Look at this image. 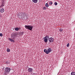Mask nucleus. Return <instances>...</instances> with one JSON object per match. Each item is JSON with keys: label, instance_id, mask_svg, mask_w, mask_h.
Here are the masks:
<instances>
[{"label": "nucleus", "instance_id": "f257e3e1", "mask_svg": "<svg viewBox=\"0 0 75 75\" xmlns=\"http://www.w3.org/2000/svg\"><path fill=\"white\" fill-rule=\"evenodd\" d=\"M17 33H13L11 34V38L13 40H15L16 39V38L17 37Z\"/></svg>", "mask_w": 75, "mask_h": 75}, {"label": "nucleus", "instance_id": "f03ea898", "mask_svg": "<svg viewBox=\"0 0 75 75\" xmlns=\"http://www.w3.org/2000/svg\"><path fill=\"white\" fill-rule=\"evenodd\" d=\"M52 52V49L50 48H49L48 49L44 50V52H45V53L47 54H49V53H50Z\"/></svg>", "mask_w": 75, "mask_h": 75}, {"label": "nucleus", "instance_id": "7ed1b4c3", "mask_svg": "<svg viewBox=\"0 0 75 75\" xmlns=\"http://www.w3.org/2000/svg\"><path fill=\"white\" fill-rule=\"evenodd\" d=\"M11 69L9 67H6L5 68V71H4V74H5L6 75L9 72V71H10Z\"/></svg>", "mask_w": 75, "mask_h": 75}, {"label": "nucleus", "instance_id": "20e7f679", "mask_svg": "<svg viewBox=\"0 0 75 75\" xmlns=\"http://www.w3.org/2000/svg\"><path fill=\"white\" fill-rule=\"evenodd\" d=\"M25 28L27 29L31 30H32L33 27L29 25H25Z\"/></svg>", "mask_w": 75, "mask_h": 75}, {"label": "nucleus", "instance_id": "39448f33", "mask_svg": "<svg viewBox=\"0 0 75 75\" xmlns=\"http://www.w3.org/2000/svg\"><path fill=\"white\" fill-rule=\"evenodd\" d=\"M49 37L48 35H47L45 37L43 38L44 39V41L45 42H47L48 40L49 39Z\"/></svg>", "mask_w": 75, "mask_h": 75}, {"label": "nucleus", "instance_id": "423d86ee", "mask_svg": "<svg viewBox=\"0 0 75 75\" xmlns=\"http://www.w3.org/2000/svg\"><path fill=\"white\" fill-rule=\"evenodd\" d=\"M49 41L51 43L54 42V39L52 38H50L49 39Z\"/></svg>", "mask_w": 75, "mask_h": 75}, {"label": "nucleus", "instance_id": "0eeeda50", "mask_svg": "<svg viewBox=\"0 0 75 75\" xmlns=\"http://www.w3.org/2000/svg\"><path fill=\"white\" fill-rule=\"evenodd\" d=\"M33 69L32 68H28V72H32Z\"/></svg>", "mask_w": 75, "mask_h": 75}, {"label": "nucleus", "instance_id": "6e6552de", "mask_svg": "<svg viewBox=\"0 0 75 75\" xmlns=\"http://www.w3.org/2000/svg\"><path fill=\"white\" fill-rule=\"evenodd\" d=\"M32 1L34 3H37L38 2V0H32Z\"/></svg>", "mask_w": 75, "mask_h": 75}, {"label": "nucleus", "instance_id": "1a4fd4ad", "mask_svg": "<svg viewBox=\"0 0 75 75\" xmlns=\"http://www.w3.org/2000/svg\"><path fill=\"white\" fill-rule=\"evenodd\" d=\"M9 39L10 40V41L11 42H15V41L12 40V39L9 38Z\"/></svg>", "mask_w": 75, "mask_h": 75}, {"label": "nucleus", "instance_id": "9d476101", "mask_svg": "<svg viewBox=\"0 0 75 75\" xmlns=\"http://www.w3.org/2000/svg\"><path fill=\"white\" fill-rule=\"evenodd\" d=\"M4 8L1 9V13H3L4 12Z\"/></svg>", "mask_w": 75, "mask_h": 75}, {"label": "nucleus", "instance_id": "9b49d317", "mask_svg": "<svg viewBox=\"0 0 75 75\" xmlns=\"http://www.w3.org/2000/svg\"><path fill=\"white\" fill-rule=\"evenodd\" d=\"M71 75H75V72H72L71 73Z\"/></svg>", "mask_w": 75, "mask_h": 75}, {"label": "nucleus", "instance_id": "f8f14e48", "mask_svg": "<svg viewBox=\"0 0 75 75\" xmlns=\"http://www.w3.org/2000/svg\"><path fill=\"white\" fill-rule=\"evenodd\" d=\"M7 51L8 52H10V50L8 48L7 49Z\"/></svg>", "mask_w": 75, "mask_h": 75}, {"label": "nucleus", "instance_id": "ddd939ff", "mask_svg": "<svg viewBox=\"0 0 75 75\" xmlns=\"http://www.w3.org/2000/svg\"><path fill=\"white\" fill-rule=\"evenodd\" d=\"M45 6L47 7H49V5H48V4L46 3L45 4Z\"/></svg>", "mask_w": 75, "mask_h": 75}, {"label": "nucleus", "instance_id": "4468645a", "mask_svg": "<svg viewBox=\"0 0 75 75\" xmlns=\"http://www.w3.org/2000/svg\"><path fill=\"white\" fill-rule=\"evenodd\" d=\"M15 30H16V31H17L19 30V28H16L15 29Z\"/></svg>", "mask_w": 75, "mask_h": 75}, {"label": "nucleus", "instance_id": "2eb2a0df", "mask_svg": "<svg viewBox=\"0 0 75 75\" xmlns=\"http://www.w3.org/2000/svg\"><path fill=\"white\" fill-rule=\"evenodd\" d=\"M52 2H51L50 1L49 2V4H50V5H52Z\"/></svg>", "mask_w": 75, "mask_h": 75}, {"label": "nucleus", "instance_id": "dca6fc26", "mask_svg": "<svg viewBox=\"0 0 75 75\" xmlns=\"http://www.w3.org/2000/svg\"><path fill=\"white\" fill-rule=\"evenodd\" d=\"M59 31H60V33L62 32V31H63V30L62 29H60Z\"/></svg>", "mask_w": 75, "mask_h": 75}, {"label": "nucleus", "instance_id": "f3484780", "mask_svg": "<svg viewBox=\"0 0 75 75\" xmlns=\"http://www.w3.org/2000/svg\"><path fill=\"white\" fill-rule=\"evenodd\" d=\"M54 4H55V6L57 5V2H55V3H54Z\"/></svg>", "mask_w": 75, "mask_h": 75}, {"label": "nucleus", "instance_id": "a211bd4d", "mask_svg": "<svg viewBox=\"0 0 75 75\" xmlns=\"http://www.w3.org/2000/svg\"><path fill=\"white\" fill-rule=\"evenodd\" d=\"M69 43H68V44H67V47H69Z\"/></svg>", "mask_w": 75, "mask_h": 75}, {"label": "nucleus", "instance_id": "6ab92c4d", "mask_svg": "<svg viewBox=\"0 0 75 75\" xmlns=\"http://www.w3.org/2000/svg\"><path fill=\"white\" fill-rule=\"evenodd\" d=\"M43 9L44 10H46V7H43Z\"/></svg>", "mask_w": 75, "mask_h": 75}, {"label": "nucleus", "instance_id": "aec40b11", "mask_svg": "<svg viewBox=\"0 0 75 75\" xmlns=\"http://www.w3.org/2000/svg\"><path fill=\"white\" fill-rule=\"evenodd\" d=\"M0 36H2V34L1 33H0Z\"/></svg>", "mask_w": 75, "mask_h": 75}, {"label": "nucleus", "instance_id": "412c9836", "mask_svg": "<svg viewBox=\"0 0 75 75\" xmlns=\"http://www.w3.org/2000/svg\"><path fill=\"white\" fill-rule=\"evenodd\" d=\"M23 35V33H22V34H21V35Z\"/></svg>", "mask_w": 75, "mask_h": 75}]
</instances>
